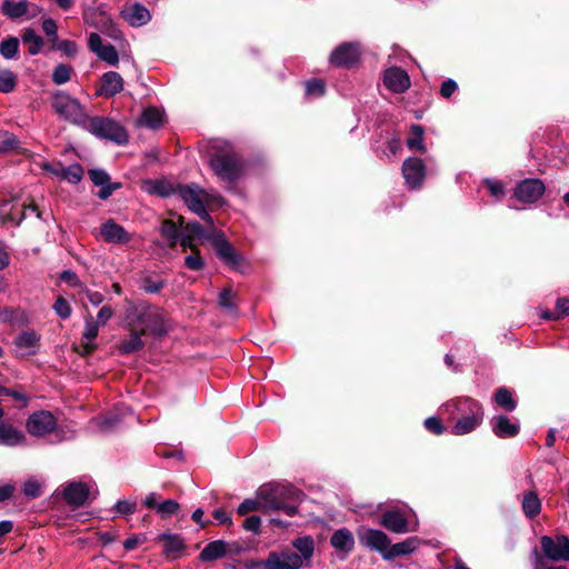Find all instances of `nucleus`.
<instances>
[{"instance_id": "nucleus-1", "label": "nucleus", "mask_w": 569, "mask_h": 569, "mask_svg": "<svg viewBox=\"0 0 569 569\" xmlns=\"http://www.w3.org/2000/svg\"><path fill=\"white\" fill-rule=\"evenodd\" d=\"M442 410L450 420H456L451 427L455 436H465L475 431L483 420L482 406L470 397H460L447 401Z\"/></svg>"}, {"instance_id": "nucleus-2", "label": "nucleus", "mask_w": 569, "mask_h": 569, "mask_svg": "<svg viewBox=\"0 0 569 569\" xmlns=\"http://www.w3.org/2000/svg\"><path fill=\"white\" fill-rule=\"evenodd\" d=\"M257 497L262 500L264 513L282 511L293 517L298 512L301 491L288 483L269 482L258 488Z\"/></svg>"}, {"instance_id": "nucleus-3", "label": "nucleus", "mask_w": 569, "mask_h": 569, "mask_svg": "<svg viewBox=\"0 0 569 569\" xmlns=\"http://www.w3.org/2000/svg\"><path fill=\"white\" fill-rule=\"evenodd\" d=\"M292 546L299 552L290 550L271 551L264 560H258L251 565V569H300L306 561L313 556L315 541L310 536L299 537Z\"/></svg>"}, {"instance_id": "nucleus-4", "label": "nucleus", "mask_w": 569, "mask_h": 569, "mask_svg": "<svg viewBox=\"0 0 569 569\" xmlns=\"http://www.w3.org/2000/svg\"><path fill=\"white\" fill-rule=\"evenodd\" d=\"M209 164L218 179L227 184L228 190L239 193L234 184L246 173V162L239 154L236 152H217L211 156Z\"/></svg>"}, {"instance_id": "nucleus-5", "label": "nucleus", "mask_w": 569, "mask_h": 569, "mask_svg": "<svg viewBox=\"0 0 569 569\" xmlns=\"http://www.w3.org/2000/svg\"><path fill=\"white\" fill-rule=\"evenodd\" d=\"M51 106L60 118L81 128L89 117L81 102L64 91H57L52 94Z\"/></svg>"}, {"instance_id": "nucleus-6", "label": "nucleus", "mask_w": 569, "mask_h": 569, "mask_svg": "<svg viewBox=\"0 0 569 569\" xmlns=\"http://www.w3.org/2000/svg\"><path fill=\"white\" fill-rule=\"evenodd\" d=\"M83 129L99 139L109 140L117 144H126L128 142L126 129L110 118L88 117Z\"/></svg>"}, {"instance_id": "nucleus-7", "label": "nucleus", "mask_w": 569, "mask_h": 569, "mask_svg": "<svg viewBox=\"0 0 569 569\" xmlns=\"http://www.w3.org/2000/svg\"><path fill=\"white\" fill-rule=\"evenodd\" d=\"M178 192L189 210L196 213L203 221L213 226V220L204 207L206 190L196 183L178 187Z\"/></svg>"}, {"instance_id": "nucleus-8", "label": "nucleus", "mask_w": 569, "mask_h": 569, "mask_svg": "<svg viewBox=\"0 0 569 569\" xmlns=\"http://www.w3.org/2000/svg\"><path fill=\"white\" fill-rule=\"evenodd\" d=\"M210 241L221 261L236 271L241 273L246 271L247 262L244 258L234 250L223 234L214 232L211 234Z\"/></svg>"}, {"instance_id": "nucleus-9", "label": "nucleus", "mask_w": 569, "mask_h": 569, "mask_svg": "<svg viewBox=\"0 0 569 569\" xmlns=\"http://www.w3.org/2000/svg\"><path fill=\"white\" fill-rule=\"evenodd\" d=\"M210 241L221 261L236 271L241 273L246 271L247 262L244 258L234 250L223 234L214 232L211 234Z\"/></svg>"}, {"instance_id": "nucleus-10", "label": "nucleus", "mask_w": 569, "mask_h": 569, "mask_svg": "<svg viewBox=\"0 0 569 569\" xmlns=\"http://www.w3.org/2000/svg\"><path fill=\"white\" fill-rule=\"evenodd\" d=\"M26 429L30 436L43 438L57 429V419L50 411L39 410L29 416Z\"/></svg>"}, {"instance_id": "nucleus-11", "label": "nucleus", "mask_w": 569, "mask_h": 569, "mask_svg": "<svg viewBox=\"0 0 569 569\" xmlns=\"http://www.w3.org/2000/svg\"><path fill=\"white\" fill-rule=\"evenodd\" d=\"M543 556L553 561H569V537L557 535L543 536L540 539Z\"/></svg>"}, {"instance_id": "nucleus-12", "label": "nucleus", "mask_w": 569, "mask_h": 569, "mask_svg": "<svg viewBox=\"0 0 569 569\" xmlns=\"http://www.w3.org/2000/svg\"><path fill=\"white\" fill-rule=\"evenodd\" d=\"M411 509H390L382 513L380 523L389 531L395 533H406L416 531L417 523L413 527L409 526V515Z\"/></svg>"}, {"instance_id": "nucleus-13", "label": "nucleus", "mask_w": 569, "mask_h": 569, "mask_svg": "<svg viewBox=\"0 0 569 569\" xmlns=\"http://www.w3.org/2000/svg\"><path fill=\"white\" fill-rule=\"evenodd\" d=\"M426 164L418 157H409L402 163V176L405 183L410 190L419 189L426 178Z\"/></svg>"}, {"instance_id": "nucleus-14", "label": "nucleus", "mask_w": 569, "mask_h": 569, "mask_svg": "<svg viewBox=\"0 0 569 569\" xmlns=\"http://www.w3.org/2000/svg\"><path fill=\"white\" fill-rule=\"evenodd\" d=\"M360 54L359 42H343L331 52L329 61L336 67L350 68L358 62Z\"/></svg>"}, {"instance_id": "nucleus-15", "label": "nucleus", "mask_w": 569, "mask_h": 569, "mask_svg": "<svg viewBox=\"0 0 569 569\" xmlns=\"http://www.w3.org/2000/svg\"><path fill=\"white\" fill-rule=\"evenodd\" d=\"M358 539L360 545L379 552L385 559V555H387L390 546V539L383 531L363 527L358 531Z\"/></svg>"}, {"instance_id": "nucleus-16", "label": "nucleus", "mask_w": 569, "mask_h": 569, "mask_svg": "<svg viewBox=\"0 0 569 569\" xmlns=\"http://www.w3.org/2000/svg\"><path fill=\"white\" fill-rule=\"evenodd\" d=\"M545 192V184L540 179H525L515 188L513 196L525 203L538 201Z\"/></svg>"}, {"instance_id": "nucleus-17", "label": "nucleus", "mask_w": 569, "mask_h": 569, "mask_svg": "<svg viewBox=\"0 0 569 569\" xmlns=\"http://www.w3.org/2000/svg\"><path fill=\"white\" fill-rule=\"evenodd\" d=\"M88 47L100 60L107 62L110 66L118 64L119 56L116 48L110 43L104 44L98 33H90L88 39Z\"/></svg>"}, {"instance_id": "nucleus-18", "label": "nucleus", "mask_w": 569, "mask_h": 569, "mask_svg": "<svg viewBox=\"0 0 569 569\" xmlns=\"http://www.w3.org/2000/svg\"><path fill=\"white\" fill-rule=\"evenodd\" d=\"M16 355L20 358H27L38 352L40 347V335L29 330L19 333L14 341Z\"/></svg>"}, {"instance_id": "nucleus-19", "label": "nucleus", "mask_w": 569, "mask_h": 569, "mask_svg": "<svg viewBox=\"0 0 569 569\" xmlns=\"http://www.w3.org/2000/svg\"><path fill=\"white\" fill-rule=\"evenodd\" d=\"M383 83L395 93L407 91L411 84L408 73L399 67H391L385 71Z\"/></svg>"}, {"instance_id": "nucleus-20", "label": "nucleus", "mask_w": 569, "mask_h": 569, "mask_svg": "<svg viewBox=\"0 0 569 569\" xmlns=\"http://www.w3.org/2000/svg\"><path fill=\"white\" fill-rule=\"evenodd\" d=\"M120 16L131 27H142L151 20L150 11L139 2L126 4Z\"/></svg>"}, {"instance_id": "nucleus-21", "label": "nucleus", "mask_w": 569, "mask_h": 569, "mask_svg": "<svg viewBox=\"0 0 569 569\" xmlns=\"http://www.w3.org/2000/svg\"><path fill=\"white\" fill-rule=\"evenodd\" d=\"M62 495L69 505L73 507H80L88 501L90 497V489L86 483L81 481H73L69 482L64 487Z\"/></svg>"}, {"instance_id": "nucleus-22", "label": "nucleus", "mask_w": 569, "mask_h": 569, "mask_svg": "<svg viewBox=\"0 0 569 569\" xmlns=\"http://www.w3.org/2000/svg\"><path fill=\"white\" fill-rule=\"evenodd\" d=\"M100 233L104 241L111 243L124 244L131 240V234L112 219H109L101 224Z\"/></svg>"}, {"instance_id": "nucleus-23", "label": "nucleus", "mask_w": 569, "mask_h": 569, "mask_svg": "<svg viewBox=\"0 0 569 569\" xmlns=\"http://www.w3.org/2000/svg\"><path fill=\"white\" fill-rule=\"evenodd\" d=\"M490 426L492 432L498 438H512L519 433L520 425L517 420L512 421L503 415H498L491 418Z\"/></svg>"}, {"instance_id": "nucleus-24", "label": "nucleus", "mask_w": 569, "mask_h": 569, "mask_svg": "<svg viewBox=\"0 0 569 569\" xmlns=\"http://www.w3.org/2000/svg\"><path fill=\"white\" fill-rule=\"evenodd\" d=\"M123 90V79L114 71H108L101 77V87L97 94L106 98L114 97Z\"/></svg>"}, {"instance_id": "nucleus-25", "label": "nucleus", "mask_w": 569, "mask_h": 569, "mask_svg": "<svg viewBox=\"0 0 569 569\" xmlns=\"http://www.w3.org/2000/svg\"><path fill=\"white\" fill-rule=\"evenodd\" d=\"M26 442L24 433L11 423L0 421V446L17 447Z\"/></svg>"}, {"instance_id": "nucleus-26", "label": "nucleus", "mask_w": 569, "mask_h": 569, "mask_svg": "<svg viewBox=\"0 0 569 569\" xmlns=\"http://www.w3.org/2000/svg\"><path fill=\"white\" fill-rule=\"evenodd\" d=\"M420 539L418 537H409L401 542L389 546L385 560H392L400 556H407L416 551L420 546Z\"/></svg>"}, {"instance_id": "nucleus-27", "label": "nucleus", "mask_w": 569, "mask_h": 569, "mask_svg": "<svg viewBox=\"0 0 569 569\" xmlns=\"http://www.w3.org/2000/svg\"><path fill=\"white\" fill-rule=\"evenodd\" d=\"M406 146L411 151H417L420 153L427 152V147L425 143V129L420 124H412L409 130V136L406 140Z\"/></svg>"}, {"instance_id": "nucleus-28", "label": "nucleus", "mask_w": 569, "mask_h": 569, "mask_svg": "<svg viewBox=\"0 0 569 569\" xmlns=\"http://www.w3.org/2000/svg\"><path fill=\"white\" fill-rule=\"evenodd\" d=\"M541 500L536 491L530 490L523 493L521 508L527 518H536L541 512Z\"/></svg>"}, {"instance_id": "nucleus-29", "label": "nucleus", "mask_w": 569, "mask_h": 569, "mask_svg": "<svg viewBox=\"0 0 569 569\" xmlns=\"http://www.w3.org/2000/svg\"><path fill=\"white\" fill-rule=\"evenodd\" d=\"M330 542L335 549L346 552L351 551L355 546L353 535L346 528L335 531L330 538Z\"/></svg>"}, {"instance_id": "nucleus-30", "label": "nucleus", "mask_w": 569, "mask_h": 569, "mask_svg": "<svg viewBox=\"0 0 569 569\" xmlns=\"http://www.w3.org/2000/svg\"><path fill=\"white\" fill-rule=\"evenodd\" d=\"M227 553V545L222 540L209 542L200 552V560L204 562L213 561L224 557Z\"/></svg>"}, {"instance_id": "nucleus-31", "label": "nucleus", "mask_w": 569, "mask_h": 569, "mask_svg": "<svg viewBox=\"0 0 569 569\" xmlns=\"http://www.w3.org/2000/svg\"><path fill=\"white\" fill-rule=\"evenodd\" d=\"M140 122L148 128L157 129L163 123V112L156 107H148L143 110Z\"/></svg>"}, {"instance_id": "nucleus-32", "label": "nucleus", "mask_w": 569, "mask_h": 569, "mask_svg": "<svg viewBox=\"0 0 569 569\" xmlns=\"http://www.w3.org/2000/svg\"><path fill=\"white\" fill-rule=\"evenodd\" d=\"M28 11V1L21 0L18 2L11 0H3L2 12L9 18H20Z\"/></svg>"}, {"instance_id": "nucleus-33", "label": "nucleus", "mask_w": 569, "mask_h": 569, "mask_svg": "<svg viewBox=\"0 0 569 569\" xmlns=\"http://www.w3.org/2000/svg\"><path fill=\"white\" fill-rule=\"evenodd\" d=\"M22 41L28 46V51L32 56L38 54L43 47V39L33 29L24 30Z\"/></svg>"}, {"instance_id": "nucleus-34", "label": "nucleus", "mask_w": 569, "mask_h": 569, "mask_svg": "<svg viewBox=\"0 0 569 569\" xmlns=\"http://www.w3.org/2000/svg\"><path fill=\"white\" fill-rule=\"evenodd\" d=\"M159 539L163 541V551L167 555L180 552L184 548L183 540L178 535L163 533Z\"/></svg>"}, {"instance_id": "nucleus-35", "label": "nucleus", "mask_w": 569, "mask_h": 569, "mask_svg": "<svg viewBox=\"0 0 569 569\" xmlns=\"http://www.w3.org/2000/svg\"><path fill=\"white\" fill-rule=\"evenodd\" d=\"M100 326L101 325L94 321L91 317L86 319L82 338L86 340L84 348L88 351H91L93 348L91 342L98 337Z\"/></svg>"}, {"instance_id": "nucleus-36", "label": "nucleus", "mask_w": 569, "mask_h": 569, "mask_svg": "<svg viewBox=\"0 0 569 569\" xmlns=\"http://www.w3.org/2000/svg\"><path fill=\"white\" fill-rule=\"evenodd\" d=\"M495 401L499 407L507 411H513L517 407L516 400L512 398V393L507 388H499L495 393Z\"/></svg>"}, {"instance_id": "nucleus-37", "label": "nucleus", "mask_w": 569, "mask_h": 569, "mask_svg": "<svg viewBox=\"0 0 569 569\" xmlns=\"http://www.w3.org/2000/svg\"><path fill=\"white\" fill-rule=\"evenodd\" d=\"M19 51V40L16 37H9L0 43V54L7 59H14Z\"/></svg>"}, {"instance_id": "nucleus-38", "label": "nucleus", "mask_w": 569, "mask_h": 569, "mask_svg": "<svg viewBox=\"0 0 569 569\" xmlns=\"http://www.w3.org/2000/svg\"><path fill=\"white\" fill-rule=\"evenodd\" d=\"M218 303L230 313H236L237 311L236 293L230 288H226L219 293Z\"/></svg>"}, {"instance_id": "nucleus-39", "label": "nucleus", "mask_w": 569, "mask_h": 569, "mask_svg": "<svg viewBox=\"0 0 569 569\" xmlns=\"http://www.w3.org/2000/svg\"><path fill=\"white\" fill-rule=\"evenodd\" d=\"M142 332L132 331L127 340H124L120 346V351L122 353H132L137 350H140L143 347V342L141 339Z\"/></svg>"}, {"instance_id": "nucleus-40", "label": "nucleus", "mask_w": 569, "mask_h": 569, "mask_svg": "<svg viewBox=\"0 0 569 569\" xmlns=\"http://www.w3.org/2000/svg\"><path fill=\"white\" fill-rule=\"evenodd\" d=\"M16 86H17V76L8 69L0 70V92L1 93L12 92L14 90Z\"/></svg>"}, {"instance_id": "nucleus-41", "label": "nucleus", "mask_w": 569, "mask_h": 569, "mask_svg": "<svg viewBox=\"0 0 569 569\" xmlns=\"http://www.w3.org/2000/svg\"><path fill=\"white\" fill-rule=\"evenodd\" d=\"M73 69L64 63H59L52 72V81L58 84H64L71 79Z\"/></svg>"}, {"instance_id": "nucleus-42", "label": "nucleus", "mask_w": 569, "mask_h": 569, "mask_svg": "<svg viewBox=\"0 0 569 569\" xmlns=\"http://www.w3.org/2000/svg\"><path fill=\"white\" fill-rule=\"evenodd\" d=\"M258 510L263 512V505H262V500L256 496L254 498H248V499L243 500L239 505L237 511L240 516H246L249 512L258 511Z\"/></svg>"}, {"instance_id": "nucleus-43", "label": "nucleus", "mask_w": 569, "mask_h": 569, "mask_svg": "<svg viewBox=\"0 0 569 569\" xmlns=\"http://www.w3.org/2000/svg\"><path fill=\"white\" fill-rule=\"evenodd\" d=\"M161 234L169 241L171 247L178 242L179 230L176 223L171 220H166L162 222Z\"/></svg>"}, {"instance_id": "nucleus-44", "label": "nucleus", "mask_w": 569, "mask_h": 569, "mask_svg": "<svg viewBox=\"0 0 569 569\" xmlns=\"http://www.w3.org/2000/svg\"><path fill=\"white\" fill-rule=\"evenodd\" d=\"M179 509H180V506L176 500L168 499V500L160 502V505L158 506L157 513L161 518H168V517L176 515L179 511Z\"/></svg>"}, {"instance_id": "nucleus-45", "label": "nucleus", "mask_w": 569, "mask_h": 569, "mask_svg": "<svg viewBox=\"0 0 569 569\" xmlns=\"http://www.w3.org/2000/svg\"><path fill=\"white\" fill-rule=\"evenodd\" d=\"M64 180H67L70 183L77 184L82 180L83 169L80 164L73 163L64 168Z\"/></svg>"}, {"instance_id": "nucleus-46", "label": "nucleus", "mask_w": 569, "mask_h": 569, "mask_svg": "<svg viewBox=\"0 0 569 569\" xmlns=\"http://www.w3.org/2000/svg\"><path fill=\"white\" fill-rule=\"evenodd\" d=\"M18 144L19 141L12 133L0 130V152L13 150L18 148Z\"/></svg>"}, {"instance_id": "nucleus-47", "label": "nucleus", "mask_w": 569, "mask_h": 569, "mask_svg": "<svg viewBox=\"0 0 569 569\" xmlns=\"http://www.w3.org/2000/svg\"><path fill=\"white\" fill-rule=\"evenodd\" d=\"M483 184L488 188L490 194L496 200H501L505 197V188L499 180L496 179H485Z\"/></svg>"}, {"instance_id": "nucleus-48", "label": "nucleus", "mask_w": 569, "mask_h": 569, "mask_svg": "<svg viewBox=\"0 0 569 569\" xmlns=\"http://www.w3.org/2000/svg\"><path fill=\"white\" fill-rule=\"evenodd\" d=\"M147 190L150 193L159 194L166 197L170 194L171 187L166 181H148Z\"/></svg>"}, {"instance_id": "nucleus-49", "label": "nucleus", "mask_w": 569, "mask_h": 569, "mask_svg": "<svg viewBox=\"0 0 569 569\" xmlns=\"http://www.w3.org/2000/svg\"><path fill=\"white\" fill-rule=\"evenodd\" d=\"M149 319L152 321L150 325V330L158 335H164L167 332V327L164 325L163 318L159 312L150 313Z\"/></svg>"}, {"instance_id": "nucleus-50", "label": "nucleus", "mask_w": 569, "mask_h": 569, "mask_svg": "<svg viewBox=\"0 0 569 569\" xmlns=\"http://www.w3.org/2000/svg\"><path fill=\"white\" fill-rule=\"evenodd\" d=\"M53 310L61 319H68L72 312L69 302L62 297H59L56 300L53 305Z\"/></svg>"}, {"instance_id": "nucleus-51", "label": "nucleus", "mask_w": 569, "mask_h": 569, "mask_svg": "<svg viewBox=\"0 0 569 569\" xmlns=\"http://www.w3.org/2000/svg\"><path fill=\"white\" fill-rule=\"evenodd\" d=\"M88 174L92 183L97 187L106 184L107 182L110 181L109 173L103 169H90L88 171Z\"/></svg>"}, {"instance_id": "nucleus-52", "label": "nucleus", "mask_w": 569, "mask_h": 569, "mask_svg": "<svg viewBox=\"0 0 569 569\" xmlns=\"http://www.w3.org/2000/svg\"><path fill=\"white\" fill-rule=\"evenodd\" d=\"M325 93V84L321 80H310L306 82V94L309 97H321Z\"/></svg>"}, {"instance_id": "nucleus-53", "label": "nucleus", "mask_w": 569, "mask_h": 569, "mask_svg": "<svg viewBox=\"0 0 569 569\" xmlns=\"http://www.w3.org/2000/svg\"><path fill=\"white\" fill-rule=\"evenodd\" d=\"M57 49L67 57H74L78 53V46L71 40H61L57 43Z\"/></svg>"}, {"instance_id": "nucleus-54", "label": "nucleus", "mask_w": 569, "mask_h": 569, "mask_svg": "<svg viewBox=\"0 0 569 569\" xmlns=\"http://www.w3.org/2000/svg\"><path fill=\"white\" fill-rule=\"evenodd\" d=\"M425 427L433 435H441L445 432V426L437 417H429L425 420Z\"/></svg>"}, {"instance_id": "nucleus-55", "label": "nucleus", "mask_w": 569, "mask_h": 569, "mask_svg": "<svg viewBox=\"0 0 569 569\" xmlns=\"http://www.w3.org/2000/svg\"><path fill=\"white\" fill-rule=\"evenodd\" d=\"M203 260L199 254V251L196 250L193 254H189L184 258V266L190 270H201L203 268Z\"/></svg>"}, {"instance_id": "nucleus-56", "label": "nucleus", "mask_w": 569, "mask_h": 569, "mask_svg": "<svg viewBox=\"0 0 569 569\" xmlns=\"http://www.w3.org/2000/svg\"><path fill=\"white\" fill-rule=\"evenodd\" d=\"M114 509L118 513L122 516L132 515L137 509V503L130 500H119L114 505Z\"/></svg>"}, {"instance_id": "nucleus-57", "label": "nucleus", "mask_w": 569, "mask_h": 569, "mask_svg": "<svg viewBox=\"0 0 569 569\" xmlns=\"http://www.w3.org/2000/svg\"><path fill=\"white\" fill-rule=\"evenodd\" d=\"M98 198L101 200L108 199L116 190L122 187L121 182H107L106 184L99 186Z\"/></svg>"}, {"instance_id": "nucleus-58", "label": "nucleus", "mask_w": 569, "mask_h": 569, "mask_svg": "<svg viewBox=\"0 0 569 569\" xmlns=\"http://www.w3.org/2000/svg\"><path fill=\"white\" fill-rule=\"evenodd\" d=\"M164 287V282L162 280H154L150 277H147L142 281V288L148 293H157Z\"/></svg>"}, {"instance_id": "nucleus-59", "label": "nucleus", "mask_w": 569, "mask_h": 569, "mask_svg": "<svg viewBox=\"0 0 569 569\" xmlns=\"http://www.w3.org/2000/svg\"><path fill=\"white\" fill-rule=\"evenodd\" d=\"M23 493L29 498H37L41 495V486L40 483L34 480L30 479L26 481L23 486Z\"/></svg>"}, {"instance_id": "nucleus-60", "label": "nucleus", "mask_w": 569, "mask_h": 569, "mask_svg": "<svg viewBox=\"0 0 569 569\" xmlns=\"http://www.w3.org/2000/svg\"><path fill=\"white\" fill-rule=\"evenodd\" d=\"M60 279L73 288H82L83 286L78 276L76 274V272L71 270L62 271L60 274Z\"/></svg>"}, {"instance_id": "nucleus-61", "label": "nucleus", "mask_w": 569, "mask_h": 569, "mask_svg": "<svg viewBox=\"0 0 569 569\" xmlns=\"http://www.w3.org/2000/svg\"><path fill=\"white\" fill-rule=\"evenodd\" d=\"M223 204H224V199L217 191L206 190L204 207H207V206L222 207Z\"/></svg>"}, {"instance_id": "nucleus-62", "label": "nucleus", "mask_w": 569, "mask_h": 569, "mask_svg": "<svg viewBox=\"0 0 569 569\" xmlns=\"http://www.w3.org/2000/svg\"><path fill=\"white\" fill-rule=\"evenodd\" d=\"M458 89V84L452 79H447L441 83L440 93L443 98H450Z\"/></svg>"}, {"instance_id": "nucleus-63", "label": "nucleus", "mask_w": 569, "mask_h": 569, "mask_svg": "<svg viewBox=\"0 0 569 569\" xmlns=\"http://www.w3.org/2000/svg\"><path fill=\"white\" fill-rule=\"evenodd\" d=\"M261 519L258 516H250L243 522V528L253 533H258L260 531Z\"/></svg>"}, {"instance_id": "nucleus-64", "label": "nucleus", "mask_w": 569, "mask_h": 569, "mask_svg": "<svg viewBox=\"0 0 569 569\" xmlns=\"http://www.w3.org/2000/svg\"><path fill=\"white\" fill-rule=\"evenodd\" d=\"M535 560H533V569H566L565 566H548L547 560L538 555L537 551H533Z\"/></svg>"}]
</instances>
